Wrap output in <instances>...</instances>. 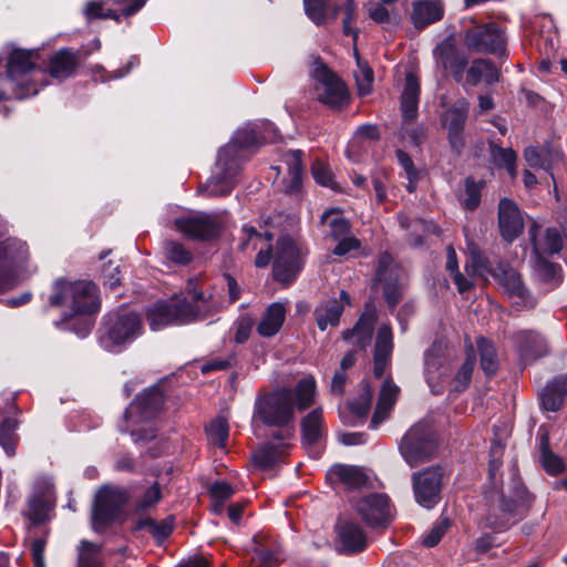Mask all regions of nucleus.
<instances>
[{
    "label": "nucleus",
    "instance_id": "f257e3e1",
    "mask_svg": "<svg viewBox=\"0 0 567 567\" xmlns=\"http://www.w3.org/2000/svg\"><path fill=\"white\" fill-rule=\"evenodd\" d=\"M278 131L271 124L247 125L238 130L235 137L224 146L217 157L216 167L212 177L205 184L208 196H226L237 184L240 163L244 152L261 143H274L278 140Z\"/></svg>",
    "mask_w": 567,
    "mask_h": 567
},
{
    "label": "nucleus",
    "instance_id": "f03ea898",
    "mask_svg": "<svg viewBox=\"0 0 567 567\" xmlns=\"http://www.w3.org/2000/svg\"><path fill=\"white\" fill-rule=\"evenodd\" d=\"M3 60L6 78H0V100L34 96L49 84L45 70L39 65L38 50L9 44L4 48Z\"/></svg>",
    "mask_w": 567,
    "mask_h": 567
},
{
    "label": "nucleus",
    "instance_id": "7ed1b4c3",
    "mask_svg": "<svg viewBox=\"0 0 567 567\" xmlns=\"http://www.w3.org/2000/svg\"><path fill=\"white\" fill-rule=\"evenodd\" d=\"M49 302L53 307L66 306L74 315H91L100 309L97 288L87 280H56Z\"/></svg>",
    "mask_w": 567,
    "mask_h": 567
},
{
    "label": "nucleus",
    "instance_id": "20e7f679",
    "mask_svg": "<svg viewBox=\"0 0 567 567\" xmlns=\"http://www.w3.org/2000/svg\"><path fill=\"white\" fill-rule=\"evenodd\" d=\"M254 419L267 426L288 427L295 421V395L281 388L259 394L255 401Z\"/></svg>",
    "mask_w": 567,
    "mask_h": 567
},
{
    "label": "nucleus",
    "instance_id": "39448f33",
    "mask_svg": "<svg viewBox=\"0 0 567 567\" xmlns=\"http://www.w3.org/2000/svg\"><path fill=\"white\" fill-rule=\"evenodd\" d=\"M141 331L142 321L138 315L120 310L109 315L101 342L105 349L114 351L116 347L132 342Z\"/></svg>",
    "mask_w": 567,
    "mask_h": 567
},
{
    "label": "nucleus",
    "instance_id": "423d86ee",
    "mask_svg": "<svg viewBox=\"0 0 567 567\" xmlns=\"http://www.w3.org/2000/svg\"><path fill=\"white\" fill-rule=\"evenodd\" d=\"M436 451V443L432 437L427 423L413 425L403 436L400 452L411 467L427 462Z\"/></svg>",
    "mask_w": 567,
    "mask_h": 567
},
{
    "label": "nucleus",
    "instance_id": "0eeeda50",
    "mask_svg": "<svg viewBox=\"0 0 567 567\" xmlns=\"http://www.w3.org/2000/svg\"><path fill=\"white\" fill-rule=\"evenodd\" d=\"M312 79L313 93L319 102L330 107H342L348 104L349 93L346 84L323 63L316 62Z\"/></svg>",
    "mask_w": 567,
    "mask_h": 567
},
{
    "label": "nucleus",
    "instance_id": "6e6552de",
    "mask_svg": "<svg viewBox=\"0 0 567 567\" xmlns=\"http://www.w3.org/2000/svg\"><path fill=\"white\" fill-rule=\"evenodd\" d=\"M147 320L152 330H159L168 324H185L198 318L194 306L185 300L158 302L147 310Z\"/></svg>",
    "mask_w": 567,
    "mask_h": 567
},
{
    "label": "nucleus",
    "instance_id": "1a4fd4ad",
    "mask_svg": "<svg viewBox=\"0 0 567 567\" xmlns=\"http://www.w3.org/2000/svg\"><path fill=\"white\" fill-rule=\"evenodd\" d=\"M305 256L306 252L291 238H279L272 267L274 278L282 284H290L302 269Z\"/></svg>",
    "mask_w": 567,
    "mask_h": 567
},
{
    "label": "nucleus",
    "instance_id": "9d476101",
    "mask_svg": "<svg viewBox=\"0 0 567 567\" xmlns=\"http://www.w3.org/2000/svg\"><path fill=\"white\" fill-rule=\"evenodd\" d=\"M127 495L120 488L104 486L95 495L92 511V527L95 532H103L118 515L126 503Z\"/></svg>",
    "mask_w": 567,
    "mask_h": 567
},
{
    "label": "nucleus",
    "instance_id": "9b49d317",
    "mask_svg": "<svg viewBox=\"0 0 567 567\" xmlns=\"http://www.w3.org/2000/svg\"><path fill=\"white\" fill-rule=\"evenodd\" d=\"M465 45L478 53L496 54L506 53V39L504 30L496 23L475 25L468 29L464 35Z\"/></svg>",
    "mask_w": 567,
    "mask_h": 567
},
{
    "label": "nucleus",
    "instance_id": "f8f14e48",
    "mask_svg": "<svg viewBox=\"0 0 567 567\" xmlns=\"http://www.w3.org/2000/svg\"><path fill=\"white\" fill-rule=\"evenodd\" d=\"M444 472L441 466H431L413 473L412 486L416 503L426 509L433 508L441 499Z\"/></svg>",
    "mask_w": 567,
    "mask_h": 567
},
{
    "label": "nucleus",
    "instance_id": "ddd939ff",
    "mask_svg": "<svg viewBox=\"0 0 567 567\" xmlns=\"http://www.w3.org/2000/svg\"><path fill=\"white\" fill-rule=\"evenodd\" d=\"M29 260L25 241L8 238L0 243V290L9 289L14 282V269Z\"/></svg>",
    "mask_w": 567,
    "mask_h": 567
},
{
    "label": "nucleus",
    "instance_id": "4468645a",
    "mask_svg": "<svg viewBox=\"0 0 567 567\" xmlns=\"http://www.w3.org/2000/svg\"><path fill=\"white\" fill-rule=\"evenodd\" d=\"M357 513L372 528L386 527L393 519V506L385 494H370L355 504Z\"/></svg>",
    "mask_w": 567,
    "mask_h": 567
},
{
    "label": "nucleus",
    "instance_id": "2eb2a0df",
    "mask_svg": "<svg viewBox=\"0 0 567 567\" xmlns=\"http://www.w3.org/2000/svg\"><path fill=\"white\" fill-rule=\"evenodd\" d=\"M401 268L394 262L389 252L380 254L375 271V284L383 287V295L388 305L393 308L401 299Z\"/></svg>",
    "mask_w": 567,
    "mask_h": 567
},
{
    "label": "nucleus",
    "instance_id": "dca6fc26",
    "mask_svg": "<svg viewBox=\"0 0 567 567\" xmlns=\"http://www.w3.org/2000/svg\"><path fill=\"white\" fill-rule=\"evenodd\" d=\"M468 114V102L465 100L457 101L452 107L442 115V125L447 131L449 141L452 150L460 154L465 141L463 130Z\"/></svg>",
    "mask_w": 567,
    "mask_h": 567
},
{
    "label": "nucleus",
    "instance_id": "f3484780",
    "mask_svg": "<svg viewBox=\"0 0 567 567\" xmlns=\"http://www.w3.org/2000/svg\"><path fill=\"white\" fill-rule=\"evenodd\" d=\"M444 343L435 341L425 352V379L432 393L443 392L449 369L445 367Z\"/></svg>",
    "mask_w": 567,
    "mask_h": 567
},
{
    "label": "nucleus",
    "instance_id": "a211bd4d",
    "mask_svg": "<svg viewBox=\"0 0 567 567\" xmlns=\"http://www.w3.org/2000/svg\"><path fill=\"white\" fill-rule=\"evenodd\" d=\"M524 159L532 168H540L549 173L555 182L553 169L564 164V153L550 144L528 146L524 150Z\"/></svg>",
    "mask_w": 567,
    "mask_h": 567
},
{
    "label": "nucleus",
    "instance_id": "6ab92c4d",
    "mask_svg": "<svg viewBox=\"0 0 567 567\" xmlns=\"http://www.w3.org/2000/svg\"><path fill=\"white\" fill-rule=\"evenodd\" d=\"M164 403L163 393L159 389L153 388L140 393L133 403L125 411L126 420L146 421L153 417Z\"/></svg>",
    "mask_w": 567,
    "mask_h": 567
},
{
    "label": "nucleus",
    "instance_id": "aec40b11",
    "mask_svg": "<svg viewBox=\"0 0 567 567\" xmlns=\"http://www.w3.org/2000/svg\"><path fill=\"white\" fill-rule=\"evenodd\" d=\"M175 224L179 231L197 239L214 238L219 231L216 218L205 214L178 218Z\"/></svg>",
    "mask_w": 567,
    "mask_h": 567
},
{
    "label": "nucleus",
    "instance_id": "412c9836",
    "mask_svg": "<svg viewBox=\"0 0 567 567\" xmlns=\"http://www.w3.org/2000/svg\"><path fill=\"white\" fill-rule=\"evenodd\" d=\"M80 61V52L63 48L49 58L48 65L43 70L47 72V78L51 76L56 80H64L75 73ZM47 81L49 82L48 79Z\"/></svg>",
    "mask_w": 567,
    "mask_h": 567
},
{
    "label": "nucleus",
    "instance_id": "4be33fe9",
    "mask_svg": "<svg viewBox=\"0 0 567 567\" xmlns=\"http://www.w3.org/2000/svg\"><path fill=\"white\" fill-rule=\"evenodd\" d=\"M498 226L502 237L507 241H513L524 229V220L517 205L503 198L498 205Z\"/></svg>",
    "mask_w": 567,
    "mask_h": 567
},
{
    "label": "nucleus",
    "instance_id": "5701e85b",
    "mask_svg": "<svg viewBox=\"0 0 567 567\" xmlns=\"http://www.w3.org/2000/svg\"><path fill=\"white\" fill-rule=\"evenodd\" d=\"M324 431L321 409L309 412L301 421L302 444L312 457H318L320 454L318 443Z\"/></svg>",
    "mask_w": 567,
    "mask_h": 567
},
{
    "label": "nucleus",
    "instance_id": "b1692460",
    "mask_svg": "<svg viewBox=\"0 0 567 567\" xmlns=\"http://www.w3.org/2000/svg\"><path fill=\"white\" fill-rule=\"evenodd\" d=\"M336 528L342 553L352 555L367 548V535L359 524L344 520L339 522Z\"/></svg>",
    "mask_w": 567,
    "mask_h": 567
},
{
    "label": "nucleus",
    "instance_id": "393cba45",
    "mask_svg": "<svg viewBox=\"0 0 567 567\" xmlns=\"http://www.w3.org/2000/svg\"><path fill=\"white\" fill-rule=\"evenodd\" d=\"M327 480L332 484H341L349 489L361 488L368 483V476L362 468L337 464L327 472Z\"/></svg>",
    "mask_w": 567,
    "mask_h": 567
},
{
    "label": "nucleus",
    "instance_id": "a878e982",
    "mask_svg": "<svg viewBox=\"0 0 567 567\" xmlns=\"http://www.w3.org/2000/svg\"><path fill=\"white\" fill-rule=\"evenodd\" d=\"M350 303V296L346 291H341L340 300H329L315 310L317 324L320 330L324 331L329 326H337L343 312L344 305Z\"/></svg>",
    "mask_w": 567,
    "mask_h": 567
},
{
    "label": "nucleus",
    "instance_id": "bb28decb",
    "mask_svg": "<svg viewBox=\"0 0 567 567\" xmlns=\"http://www.w3.org/2000/svg\"><path fill=\"white\" fill-rule=\"evenodd\" d=\"M377 321V312L374 309H367L358 322L351 330L343 332L344 340H348L355 344L360 349H364L370 344L373 326Z\"/></svg>",
    "mask_w": 567,
    "mask_h": 567
},
{
    "label": "nucleus",
    "instance_id": "cd10ccee",
    "mask_svg": "<svg viewBox=\"0 0 567 567\" xmlns=\"http://www.w3.org/2000/svg\"><path fill=\"white\" fill-rule=\"evenodd\" d=\"M400 393V389L391 380H386L380 391L378 404L371 420V427H378L383 421H385Z\"/></svg>",
    "mask_w": 567,
    "mask_h": 567
},
{
    "label": "nucleus",
    "instance_id": "c85d7f7f",
    "mask_svg": "<svg viewBox=\"0 0 567 567\" xmlns=\"http://www.w3.org/2000/svg\"><path fill=\"white\" fill-rule=\"evenodd\" d=\"M439 59L445 70H450L456 82H461L467 65V56L451 44H442L436 49Z\"/></svg>",
    "mask_w": 567,
    "mask_h": 567
},
{
    "label": "nucleus",
    "instance_id": "c756f323",
    "mask_svg": "<svg viewBox=\"0 0 567 567\" xmlns=\"http://www.w3.org/2000/svg\"><path fill=\"white\" fill-rule=\"evenodd\" d=\"M286 313L287 309L284 303H271L257 326L258 333L265 338H270L277 334L285 322Z\"/></svg>",
    "mask_w": 567,
    "mask_h": 567
},
{
    "label": "nucleus",
    "instance_id": "7c9ffc66",
    "mask_svg": "<svg viewBox=\"0 0 567 567\" xmlns=\"http://www.w3.org/2000/svg\"><path fill=\"white\" fill-rule=\"evenodd\" d=\"M567 395V373L555 378L543 390L542 405L547 411H558Z\"/></svg>",
    "mask_w": 567,
    "mask_h": 567
},
{
    "label": "nucleus",
    "instance_id": "2f4dec72",
    "mask_svg": "<svg viewBox=\"0 0 567 567\" xmlns=\"http://www.w3.org/2000/svg\"><path fill=\"white\" fill-rule=\"evenodd\" d=\"M420 97V82L412 73L405 76V84L401 95V110L404 120L412 121L417 116V105Z\"/></svg>",
    "mask_w": 567,
    "mask_h": 567
},
{
    "label": "nucleus",
    "instance_id": "473e14b6",
    "mask_svg": "<svg viewBox=\"0 0 567 567\" xmlns=\"http://www.w3.org/2000/svg\"><path fill=\"white\" fill-rule=\"evenodd\" d=\"M498 80L499 71L492 61L476 59L467 69L465 83L476 86L481 81H484L487 84H493L498 82Z\"/></svg>",
    "mask_w": 567,
    "mask_h": 567
},
{
    "label": "nucleus",
    "instance_id": "72a5a7b5",
    "mask_svg": "<svg viewBox=\"0 0 567 567\" xmlns=\"http://www.w3.org/2000/svg\"><path fill=\"white\" fill-rule=\"evenodd\" d=\"M444 9L440 2L419 1L413 4L412 22L415 28L424 29L443 18Z\"/></svg>",
    "mask_w": 567,
    "mask_h": 567
},
{
    "label": "nucleus",
    "instance_id": "f704fd0d",
    "mask_svg": "<svg viewBox=\"0 0 567 567\" xmlns=\"http://www.w3.org/2000/svg\"><path fill=\"white\" fill-rule=\"evenodd\" d=\"M286 451L285 443H267L252 453V461L260 470H269L282 460Z\"/></svg>",
    "mask_w": 567,
    "mask_h": 567
},
{
    "label": "nucleus",
    "instance_id": "c9c22d12",
    "mask_svg": "<svg viewBox=\"0 0 567 567\" xmlns=\"http://www.w3.org/2000/svg\"><path fill=\"white\" fill-rule=\"evenodd\" d=\"M499 282L511 298H517L520 300L523 306H533L529 292L524 286L520 275L516 270H504L499 278Z\"/></svg>",
    "mask_w": 567,
    "mask_h": 567
},
{
    "label": "nucleus",
    "instance_id": "e433bc0d",
    "mask_svg": "<svg viewBox=\"0 0 567 567\" xmlns=\"http://www.w3.org/2000/svg\"><path fill=\"white\" fill-rule=\"evenodd\" d=\"M285 162L288 165L289 183L286 185L287 193L298 192L302 183V152L299 150L289 151L285 154Z\"/></svg>",
    "mask_w": 567,
    "mask_h": 567
},
{
    "label": "nucleus",
    "instance_id": "4c0bfd02",
    "mask_svg": "<svg viewBox=\"0 0 567 567\" xmlns=\"http://www.w3.org/2000/svg\"><path fill=\"white\" fill-rule=\"evenodd\" d=\"M78 567H104L102 546L82 540L78 547Z\"/></svg>",
    "mask_w": 567,
    "mask_h": 567
},
{
    "label": "nucleus",
    "instance_id": "58836bf2",
    "mask_svg": "<svg viewBox=\"0 0 567 567\" xmlns=\"http://www.w3.org/2000/svg\"><path fill=\"white\" fill-rule=\"evenodd\" d=\"M519 351L524 354L542 357L547 352L544 339L534 331H520L516 334Z\"/></svg>",
    "mask_w": 567,
    "mask_h": 567
},
{
    "label": "nucleus",
    "instance_id": "ea45409f",
    "mask_svg": "<svg viewBox=\"0 0 567 567\" xmlns=\"http://www.w3.org/2000/svg\"><path fill=\"white\" fill-rule=\"evenodd\" d=\"M18 421L13 416H6L0 423V445L9 456L16 455L19 436L16 433Z\"/></svg>",
    "mask_w": 567,
    "mask_h": 567
},
{
    "label": "nucleus",
    "instance_id": "a19ab883",
    "mask_svg": "<svg viewBox=\"0 0 567 567\" xmlns=\"http://www.w3.org/2000/svg\"><path fill=\"white\" fill-rule=\"evenodd\" d=\"M476 346L481 357V368L487 375H493L497 371L498 360L495 344L484 337L476 340Z\"/></svg>",
    "mask_w": 567,
    "mask_h": 567
},
{
    "label": "nucleus",
    "instance_id": "79ce46f5",
    "mask_svg": "<svg viewBox=\"0 0 567 567\" xmlns=\"http://www.w3.org/2000/svg\"><path fill=\"white\" fill-rule=\"evenodd\" d=\"M485 183L483 181L476 182L473 177H467L464 181V194L461 196V204L467 210H475L481 203V193Z\"/></svg>",
    "mask_w": 567,
    "mask_h": 567
},
{
    "label": "nucleus",
    "instance_id": "37998d69",
    "mask_svg": "<svg viewBox=\"0 0 567 567\" xmlns=\"http://www.w3.org/2000/svg\"><path fill=\"white\" fill-rule=\"evenodd\" d=\"M296 400L299 410L309 408L316 395V381L312 377L301 379L296 385Z\"/></svg>",
    "mask_w": 567,
    "mask_h": 567
},
{
    "label": "nucleus",
    "instance_id": "c03bdc74",
    "mask_svg": "<svg viewBox=\"0 0 567 567\" xmlns=\"http://www.w3.org/2000/svg\"><path fill=\"white\" fill-rule=\"evenodd\" d=\"M354 55L357 58L358 71L355 72V81L358 85L359 95L364 96L371 93L372 84H373V71L368 65V63L363 62L358 51H354Z\"/></svg>",
    "mask_w": 567,
    "mask_h": 567
},
{
    "label": "nucleus",
    "instance_id": "a18cd8bd",
    "mask_svg": "<svg viewBox=\"0 0 567 567\" xmlns=\"http://www.w3.org/2000/svg\"><path fill=\"white\" fill-rule=\"evenodd\" d=\"M475 362H476V359H475L474 350H473V347L470 346L467 349V358L455 375L454 388L457 392L464 391L468 386V384L472 380V374L474 371Z\"/></svg>",
    "mask_w": 567,
    "mask_h": 567
},
{
    "label": "nucleus",
    "instance_id": "49530a36",
    "mask_svg": "<svg viewBox=\"0 0 567 567\" xmlns=\"http://www.w3.org/2000/svg\"><path fill=\"white\" fill-rule=\"evenodd\" d=\"M492 156L494 162L499 165L506 167L508 174L512 178L516 177V161L517 154L513 148H504L496 145L492 146Z\"/></svg>",
    "mask_w": 567,
    "mask_h": 567
},
{
    "label": "nucleus",
    "instance_id": "de8ad7c7",
    "mask_svg": "<svg viewBox=\"0 0 567 567\" xmlns=\"http://www.w3.org/2000/svg\"><path fill=\"white\" fill-rule=\"evenodd\" d=\"M206 432L209 441L218 446L224 447L226 445L229 427L225 417L218 416L213 420L206 427Z\"/></svg>",
    "mask_w": 567,
    "mask_h": 567
},
{
    "label": "nucleus",
    "instance_id": "09e8293b",
    "mask_svg": "<svg viewBox=\"0 0 567 567\" xmlns=\"http://www.w3.org/2000/svg\"><path fill=\"white\" fill-rule=\"evenodd\" d=\"M307 17L317 25H322L328 19V0H303Z\"/></svg>",
    "mask_w": 567,
    "mask_h": 567
},
{
    "label": "nucleus",
    "instance_id": "8fccbe9b",
    "mask_svg": "<svg viewBox=\"0 0 567 567\" xmlns=\"http://www.w3.org/2000/svg\"><path fill=\"white\" fill-rule=\"evenodd\" d=\"M84 16L87 20L95 19H113L117 22L121 21V14L116 10L105 8L103 1H90L85 4Z\"/></svg>",
    "mask_w": 567,
    "mask_h": 567
},
{
    "label": "nucleus",
    "instance_id": "3c124183",
    "mask_svg": "<svg viewBox=\"0 0 567 567\" xmlns=\"http://www.w3.org/2000/svg\"><path fill=\"white\" fill-rule=\"evenodd\" d=\"M393 350L392 330L388 324L379 328L374 346V354L391 358Z\"/></svg>",
    "mask_w": 567,
    "mask_h": 567
},
{
    "label": "nucleus",
    "instance_id": "603ef678",
    "mask_svg": "<svg viewBox=\"0 0 567 567\" xmlns=\"http://www.w3.org/2000/svg\"><path fill=\"white\" fill-rule=\"evenodd\" d=\"M243 239L239 245L241 250H246L249 247L252 249H257L258 243L266 240L267 243L272 240V234L265 231L264 234L256 230L252 226H244L243 227Z\"/></svg>",
    "mask_w": 567,
    "mask_h": 567
},
{
    "label": "nucleus",
    "instance_id": "864d4df0",
    "mask_svg": "<svg viewBox=\"0 0 567 567\" xmlns=\"http://www.w3.org/2000/svg\"><path fill=\"white\" fill-rule=\"evenodd\" d=\"M164 249L167 259L176 264L187 265L193 259L192 252L179 243L167 241Z\"/></svg>",
    "mask_w": 567,
    "mask_h": 567
},
{
    "label": "nucleus",
    "instance_id": "5fc2aeb1",
    "mask_svg": "<svg viewBox=\"0 0 567 567\" xmlns=\"http://www.w3.org/2000/svg\"><path fill=\"white\" fill-rule=\"evenodd\" d=\"M542 462L546 472L551 475L559 474L564 468L560 457L549 451L547 439L542 442Z\"/></svg>",
    "mask_w": 567,
    "mask_h": 567
},
{
    "label": "nucleus",
    "instance_id": "6e6d98bb",
    "mask_svg": "<svg viewBox=\"0 0 567 567\" xmlns=\"http://www.w3.org/2000/svg\"><path fill=\"white\" fill-rule=\"evenodd\" d=\"M311 173L315 178V181L326 187H330L334 189L337 187V184L333 181V174L330 169V167L320 161H316L312 164Z\"/></svg>",
    "mask_w": 567,
    "mask_h": 567
},
{
    "label": "nucleus",
    "instance_id": "4d7b16f0",
    "mask_svg": "<svg viewBox=\"0 0 567 567\" xmlns=\"http://www.w3.org/2000/svg\"><path fill=\"white\" fill-rule=\"evenodd\" d=\"M450 527V520L441 517L431 528V530L423 537V545L426 547L436 546L442 537L445 535Z\"/></svg>",
    "mask_w": 567,
    "mask_h": 567
},
{
    "label": "nucleus",
    "instance_id": "13d9d810",
    "mask_svg": "<svg viewBox=\"0 0 567 567\" xmlns=\"http://www.w3.org/2000/svg\"><path fill=\"white\" fill-rule=\"evenodd\" d=\"M396 156H398V159H399V162H400L401 166L403 167V169L405 172V175H406V179H408L406 188H408L409 192L412 193V192L415 190L416 181H417V172H416V169L414 167L413 161L403 151H398L396 152Z\"/></svg>",
    "mask_w": 567,
    "mask_h": 567
},
{
    "label": "nucleus",
    "instance_id": "bf43d9fd",
    "mask_svg": "<svg viewBox=\"0 0 567 567\" xmlns=\"http://www.w3.org/2000/svg\"><path fill=\"white\" fill-rule=\"evenodd\" d=\"M563 244L560 231L557 228H548L540 248L544 252L556 254L561 250Z\"/></svg>",
    "mask_w": 567,
    "mask_h": 567
},
{
    "label": "nucleus",
    "instance_id": "052dcab7",
    "mask_svg": "<svg viewBox=\"0 0 567 567\" xmlns=\"http://www.w3.org/2000/svg\"><path fill=\"white\" fill-rule=\"evenodd\" d=\"M162 498L161 488L157 483L148 487L144 494L136 501L137 509L145 511L153 507Z\"/></svg>",
    "mask_w": 567,
    "mask_h": 567
},
{
    "label": "nucleus",
    "instance_id": "680f3d73",
    "mask_svg": "<svg viewBox=\"0 0 567 567\" xmlns=\"http://www.w3.org/2000/svg\"><path fill=\"white\" fill-rule=\"evenodd\" d=\"M371 403L372 393L369 389H365L357 400L350 403V410L355 416L362 419L368 415L371 409Z\"/></svg>",
    "mask_w": 567,
    "mask_h": 567
},
{
    "label": "nucleus",
    "instance_id": "e2e57ef3",
    "mask_svg": "<svg viewBox=\"0 0 567 567\" xmlns=\"http://www.w3.org/2000/svg\"><path fill=\"white\" fill-rule=\"evenodd\" d=\"M255 558L258 567H276L281 561L282 556L278 550L259 549L256 551Z\"/></svg>",
    "mask_w": 567,
    "mask_h": 567
},
{
    "label": "nucleus",
    "instance_id": "0e129e2a",
    "mask_svg": "<svg viewBox=\"0 0 567 567\" xmlns=\"http://www.w3.org/2000/svg\"><path fill=\"white\" fill-rule=\"evenodd\" d=\"M120 266L110 261L103 266L102 276L104 285L109 286L110 289H115L121 285Z\"/></svg>",
    "mask_w": 567,
    "mask_h": 567
},
{
    "label": "nucleus",
    "instance_id": "69168bd1",
    "mask_svg": "<svg viewBox=\"0 0 567 567\" xmlns=\"http://www.w3.org/2000/svg\"><path fill=\"white\" fill-rule=\"evenodd\" d=\"M388 4L372 2L368 6L367 11L370 19L375 23L384 24L391 20L390 11L386 8Z\"/></svg>",
    "mask_w": 567,
    "mask_h": 567
},
{
    "label": "nucleus",
    "instance_id": "338daca9",
    "mask_svg": "<svg viewBox=\"0 0 567 567\" xmlns=\"http://www.w3.org/2000/svg\"><path fill=\"white\" fill-rule=\"evenodd\" d=\"M330 235L337 240L347 237L350 233V223L340 216L333 217L329 221Z\"/></svg>",
    "mask_w": 567,
    "mask_h": 567
},
{
    "label": "nucleus",
    "instance_id": "774afa93",
    "mask_svg": "<svg viewBox=\"0 0 567 567\" xmlns=\"http://www.w3.org/2000/svg\"><path fill=\"white\" fill-rule=\"evenodd\" d=\"M235 491L227 482H215L209 487L212 499H219L226 502L234 495Z\"/></svg>",
    "mask_w": 567,
    "mask_h": 567
}]
</instances>
